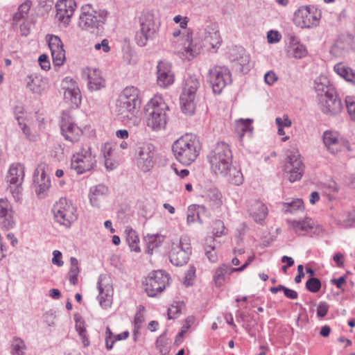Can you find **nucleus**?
<instances>
[{"label":"nucleus","instance_id":"f257e3e1","mask_svg":"<svg viewBox=\"0 0 355 355\" xmlns=\"http://www.w3.org/2000/svg\"><path fill=\"white\" fill-rule=\"evenodd\" d=\"M207 158L211 172L216 175L225 178L229 182L236 186L243 184L244 178L241 169L232 165L233 157L229 144L218 142Z\"/></svg>","mask_w":355,"mask_h":355},{"label":"nucleus","instance_id":"f03ea898","mask_svg":"<svg viewBox=\"0 0 355 355\" xmlns=\"http://www.w3.org/2000/svg\"><path fill=\"white\" fill-rule=\"evenodd\" d=\"M141 103L139 89L133 86L127 87L122 91L117 100V114L123 121L137 125L140 120L136 115Z\"/></svg>","mask_w":355,"mask_h":355},{"label":"nucleus","instance_id":"7ed1b4c3","mask_svg":"<svg viewBox=\"0 0 355 355\" xmlns=\"http://www.w3.org/2000/svg\"><path fill=\"white\" fill-rule=\"evenodd\" d=\"M201 146L197 137L192 134H186L172 145V151L175 159L184 165H189L198 157Z\"/></svg>","mask_w":355,"mask_h":355},{"label":"nucleus","instance_id":"20e7f679","mask_svg":"<svg viewBox=\"0 0 355 355\" xmlns=\"http://www.w3.org/2000/svg\"><path fill=\"white\" fill-rule=\"evenodd\" d=\"M169 107L162 96L155 95L147 104L146 125L153 131H159L166 128Z\"/></svg>","mask_w":355,"mask_h":355},{"label":"nucleus","instance_id":"39448f33","mask_svg":"<svg viewBox=\"0 0 355 355\" xmlns=\"http://www.w3.org/2000/svg\"><path fill=\"white\" fill-rule=\"evenodd\" d=\"M96 155L88 144L83 145L73 154L71 166L78 174L92 170L96 165Z\"/></svg>","mask_w":355,"mask_h":355},{"label":"nucleus","instance_id":"423d86ee","mask_svg":"<svg viewBox=\"0 0 355 355\" xmlns=\"http://www.w3.org/2000/svg\"><path fill=\"white\" fill-rule=\"evenodd\" d=\"M52 213L55 221L66 228H69L78 218L76 207L64 198L55 202L52 208Z\"/></svg>","mask_w":355,"mask_h":355},{"label":"nucleus","instance_id":"0eeeda50","mask_svg":"<svg viewBox=\"0 0 355 355\" xmlns=\"http://www.w3.org/2000/svg\"><path fill=\"white\" fill-rule=\"evenodd\" d=\"M25 176V167L23 164L12 163L8 169L6 180L9 184L8 189L15 201H19L23 191L22 184Z\"/></svg>","mask_w":355,"mask_h":355},{"label":"nucleus","instance_id":"6e6552de","mask_svg":"<svg viewBox=\"0 0 355 355\" xmlns=\"http://www.w3.org/2000/svg\"><path fill=\"white\" fill-rule=\"evenodd\" d=\"M140 29L136 33L135 41L140 46H144L149 40L156 35L154 15L150 11H145L139 18Z\"/></svg>","mask_w":355,"mask_h":355},{"label":"nucleus","instance_id":"1a4fd4ad","mask_svg":"<svg viewBox=\"0 0 355 355\" xmlns=\"http://www.w3.org/2000/svg\"><path fill=\"white\" fill-rule=\"evenodd\" d=\"M169 284V275L161 270L150 272L144 282L145 291L150 297L162 293Z\"/></svg>","mask_w":355,"mask_h":355},{"label":"nucleus","instance_id":"9d476101","mask_svg":"<svg viewBox=\"0 0 355 355\" xmlns=\"http://www.w3.org/2000/svg\"><path fill=\"white\" fill-rule=\"evenodd\" d=\"M284 171L291 182L301 179L304 171V166L297 148H293L288 150Z\"/></svg>","mask_w":355,"mask_h":355},{"label":"nucleus","instance_id":"9b49d317","mask_svg":"<svg viewBox=\"0 0 355 355\" xmlns=\"http://www.w3.org/2000/svg\"><path fill=\"white\" fill-rule=\"evenodd\" d=\"M321 12L313 6H304L299 8L294 13L293 21L300 28L316 26L320 21Z\"/></svg>","mask_w":355,"mask_h":355},{"label":"nucleus","instance_id":"f8f14e48","mask_svg":"<svg viewBox=\"0 0 355 355\" xmlns=\"http://www.w3.org/2000/svg\"><path fill=\"white\" fill-rule=\"evenodd\" d=\"M208 81L213 92L220 94L227 85L231 84L232 75L227 67L217 65L209 71Z\"/></svg>","mask_w":355,"mask_h":355},{"label":"nucleus","instance_id":"ddd939ff","mask_svg":"<svg viewBox=\"0 0 355 355\" xmlns=\"http://www.w3.org/2000/svg\"><path fill=\"white\" fill-rule=\"evenodd\" d=\"M191 254V244L186 238L172 242L169 258L174 266H180L187 263Z\"/></svg>","mask_w":355,"mask_h":355},{"label":"nucleus","instance_id":"4468645a","mask_svg":"<svg viewBox=\"0 0 355 355\" xmlns=\"http://www.w3.org/2000/svg\"><path fill=\"white\" fill-rule=\"evenodd\" d=\"M83 10L79 24L85 29L97 28L100 24L105 23L107 16L106 10L101 9L96 11L89 5L83 7Z\"/></svg>","mask_w":355,"mask_h":355},{"label":"nucleus","instance_id":"2eb2a0df","mask_svg":"<svg viewBox=\"0 0 355 355\" xmlns=\"http://www.w3.org/2000/svg\"><path fill=\"white\" fill-rule=\"evenodd\" d=\"M198 37L202 45L207 48L218 49L222 42L218 26L215 23H210L200 28Z\"/></svg>","mask_w":355,"mask_h":355},{"label":"nucleus","instance_id":"dca6fc26","mask_svg":"<svg viewBox=\"0 0 355 355\" xmlns=\"http://www.w3.org/2000/svg\"><path fill=\"white\" fill-rule=\"evenodd\" d=\"M155 147L150 143L140 144L137 149L136 164L143 171H149L154 165Z\"/></svg>","mask_w":355,"mask_h":355},{"label":"nucleus","instance_id":"f3484780","mask_svg":"<svg viewBox=\"0 0 355 355\" xmlns=\"http://www.w3.org/2000/svg\"><path fill=\"white\" fill-rule=\"evenodd\" d=\"M61 86L64 90V101L78 107L81 103V94L76 81L67 76L62 80Z\"/></svg>","mask_w":355,"mask_h":355},{"label":"nucleus","instance_id":"a211bd4d","mask_svg":"<svg viewBox=\"0 0 355 355\" xmlns=\"http://www.w3.org/2000/svg\"><path fill=\"white\" fill-rule=\"evenodd\" d=\"M188 18L184 17L180 24L182 31V36L185 37V43L183 44L182 55L188 60H191L199 54L200 46L193 44L192 40V31L187 28Z\"/></svg>","mask_w":355,"mask_h":355},{"label":"nucleus","instance_id":"6ab92c4d","mask_svg":"<svg viewBox=\"0 0 355 355\" xmlns=\"http://www.w3.org/2000/svg\"><path fill=\"white\" fill-rule=\"evenodd\" d=\"M62 135L66 140L71 142L77 141L82 135V130L74 123L71 116L63 112L60 121Z\"/></svg>","mask_w":355,"mask_h":355},{"label":"nucleus","instance_id":"aec40b11","mask_svg":"<svg viewBox=\"0 0 355 355\" xmlns=\"http://www.w3.org/2000/svg\"><path fill=\"white\" fill-rule=\"evenodd\" d=\"M98 289L99 294L97 297L99 304L103 309H108L111 306L113 300L112 286L107 282L105 276L101 275L98 281Z\"/></svg>","mask_w":355,"mask_h":355},{"label":"nucleus","instance_id":"412c9836","mask_svg":"<svg viewBox=\"0 0 355 355\" xmlns=\"http://www.w3.org/2000/svg\"><path fill=\"white\" fill-rule=\"evenodd\" d=\"M318 103L322 112L329 115L337 114L343 109L341 100L338 97L336 92L319 98Z\"/></svg>","mask_w":355,"mask_h":355},{"label":"nucleus","instance_id":"4be33fe9","mask_svg":"<svg viewBox=\"0 0 355 355\" xmlns=\"http://www.w3.org/2000/svg\"><path fill=\"white\" fill-rule=\"evenodd\" d=\"M49 47L51 52L53 62L55 66H62L65 60V51L63 43L58 36L51 35L48 39Z\"/></svg>","mask_w":355,"mask_h":355},{"label":"nucleus","instance_id":"5701e85b","mask_svg":"<svg viewBox=\"0 0 355 355\" xmlns=\"http://www.w3.org/2000/svg\"><path fill=\"white\" fill-rule=\"evenodd\" d=\"M230 58L234 63V67L241 72L247 73L250 71V58L242 47L233 49L230 53Z\"/></svg>","mask_w":355,"mask_h":355},{"label":"nucleus","instance_id":"b1692460","mask_svg":"<svg viewBox=\"0 0 355 355\" xmlns=\"http://www.w3.org/2000/svg\"><path fill=\"white\" fill-rule=\"evenodd\" d=\"M157 69V81L159 86L165 88L173 83L174 74L169 62L160 61Z\"/></svg>","mask_w":355,"mask_h":355},{"label":"nucleus","instance_id":"393cba45","mask_svg":"<svg viewBox=\"0 0 355 355\" xmlns=\"http://www.w3.org/2000/svg\"><path fill=\"white\" fill-rule=\"evenodd\" d=\"M76 7L74 0H59L55 5L56 18L64 24H68Z\"/></svg>","mask_w":355,"mask_h":355},{"label":"nucleus","instance_id":"a878e982","mask_svg":"<svg viewBox=\"0 0 355 355\" xmlns=\"http://www.w3.org/2000/svg\"><path fill=\"white\" fill-rule=\"evenodd\" d=\"M34 183L36 186V193L40 198H44L51 187V180L46 175L44 168L37 167L34 172Z\"/></svg>","mask_w":355,"mask_h":355},{"label":"nucleus","instance_id":"bb28decb","mask_svg":"<svg viewBox=\"0 0 355 355\" xmlns=\"http://www.w3.org/2000/svg\"><path fill=\"white\" fill-rule=\"evenodd\" d=\"M109 193L108 187L103 184L93 186L89 189V199L90 205L95 208H100Z\"/></svg>","mask_w":355,"mask_h":355},{"label":"nucleus","instance_id":"cd10ccee","mask_svg":"<svg viewBox=\"0 0 355 355\" xmlns=\"http://www.w3.org/2000/svg\"><path fill=\"white\" fill-rule=\"evenodd\" d=\"M83 74L87 79V86L89 90H99L105 86V80L98 69L87 67L83 71Z\"/></svg>","mask_w":355,"mask_h":355},{"label":"nucleus","instance_id":"c85d7f7f","mask_svg":"<svg viewBox=\"0 0 355 355\" xmlns=\"http://www.w3.org/2000/svg\"><path fill=\"white\" fill-rule=\"evenodd\" d=\"M247 209L250 216L256 222L263 221L267 214V207L260 200H250L247 202Z\"/></svg>","mask_w":355,"mask_h":355},{"label":"nucleus","instance_id":"c756f323","mask_svg":"<svg viewBox=\"0 0 355 355\" xmlns=\"http://www.w3.org/2000/svg\"><path fill=\"white\" fill-rule=\"evenodd\" d=\"M323 142L331 153L336 154L342 150L344 141L338 132L325 131L323 134Z\"/></svg>","mask_w":355,"mask_h":355},{"label":"nucleus","instance_id":"7c9ffc66","mask_svg":"<svg viewBox=\"0 0 355 355\" xmlns=\"http://www.w3.org/2000/svg\"><path fill=\"white\" fill-rule=\"evenodd\" d=\"M287 223L291 229L300 236L312 233L315 226L314 221L310 218H305L299 220H288Z\"/></svg>","mask_w":355,"mask_h":355},{"label":"nucleus","instance_id":"2f4dec72","mask_svg":"<svg viewBox=\"0 0 355 355\" xmlns=\"http://www.w3.org/2000/svg\"><path fill=\"white\" fill-rule=\"evenodd\" d=\"M314 89L318 99L336 92L334 85L324 75H320L315 79Z\"/></svg>","mask_w":355,"mask_h":355},{"label":"nucleus","instance_id":"473e14b6","mask_svg":"<svg viewBox=\"0 0 355 355\" xmlns=\"http://www.w3.org/2000/svg\"><path fill=\"white\" fill-rule=\"evenodd\" d=\"M26 87L34 94H41L47 87V81L42 76L31 74L26 79Z\"/></svg>","mask_w":355,"mask_h":355},{"label":"nucleus","instance_id":"72a5a7b5","mask_svg":"<svg viewBox=\"0 0 355 355\" xmlns=\"http://www.w3.org/2000/svg\"><path fill=\"white\" fill-rule=\"evenodd\" d=\"M334 222L345 228L352 227L355 224V209L350 211L340 210L334 215Z\"/></svg>","mask_w":355,"mask_h":355},{"label":"nucleus","instance_id":"f704fd0d","mask_svg":"<svg viewBox=\"0 0 355 355\" xmlns=\"http://www.w3.org/2000/svg\"><path fill=\"white\" fill-rule=\"evenodd\" d=\"M334 71L346 82L355 86V70L344 62L336 63L334 66Z\"/></svg>","mask_w":355,"mask_h":355},{"label":"nucleus","instance_id":"c9c22d12","mask_svg":"<svg viewBox=\"0 0 355 355\" xmlns=\"http://www.w3.org/2000/svg\"><path fill=\"white\" fill-rule=\"evenodd\" d=\"M288 53L296 59L306 56L308 51L306 46L300 43L295 37H292L289 42Z\"/></svg>","mask_w":355,"mask_h":355},{"label":"nucleus","instance_id":"e433bc0d","mask_svg":"<svg viewBox=\"0 0 355 355\" xmlns=\"http://www.w3.org/2000/svg\"><path fill=\"white\" fill-rule=\"evenodd\" d=\"M206 211L207 209L204 205H189L187 209V224L191 225L195 222L202 224L203 222L200 215Z\"/></svg>","mask_w":355,"mask_h":355},{"label":"nucleus","instance_id":"4c0bfd02","mask_svg":"<svg viewBox=\"0 0 355 355\" xmlns=\"http://www.w3.org/2000/svg\"><path fill=\"white\" fill-rule=\"evenodd\" d=\"M204 197L205 201L212 209H218L223 205V196L216 188H211L207 190Z\"/></svg>","mask_w":355,"mask_h":355},{"label":"nucleus","instance_id":"58836bf2","mask_svg":"<svg viewBox=\"0 0 355 355\" xmlns=\"http://www.w3.org/2000/svg\"><path fill=\"white\" fill-rule=\"evenodd\" d=\"M253 120L251 119H239L235 121V131L239 135L241 139L245 135L251 136L253 130L252 123Z\"/></svg>","mask_w":355,"mask_h":355},{"label":"nucleus","instance_id":"ea45409f","mask_svg":"<svg viewBox=\"0 0 355 355\" xmlns=\"http://www.w3.org/2000/svg\"><path fill=\"white\" fill-rule=\"evenodd\" d=\"M235 268H231L230 266L226 264H222L218 267L214 274L213 279L216 286L220 287L223 285L225 281V275L227 274H231L233 272H236Z\"/></svg>","mask_w":355,"mask_h":355},{"label":"nucleus","instance_id":"a19ab883","mask_svg":"<svg viewBox=\"0 0 355 355\" xmlns=\"http://www.w3.org/2000/svg\"><path fill=\"white\" fill-rule=\"evenodd\" d=\"M304 209V202L300 198L293 199L290 202H284L282 204V211L285 214H295L303 212Z\"/></svg>","mask_w":355,"mask_h":355},{"label":"nucleus","instance_id":"79ce46f5","mask_svg":"<svg viewBox=\"0 0 355 355\" xmlns=\"http://www.w3.org/2000/svg\"><path fill=\"white\" fill-rule=\"evenodd\" d=\"M218 243L213 236H207L205 240V250L207 259L212 263L218 260L216 248Z\"/></svg>","mask_w":355,"mask_h":355},{"label":"nucleus","instance_id":"37998d69","mask_svg":"<svg viewBox=\"0 0 355 355\" xmlns=\"http://www.w3.org/2000/svg\"><path fill=\"white\" fill-rule=\"evenodd\" d=\"M195 99L196 97L193 96L191 97L186 94L180 95V107L184 114L191 115L194 113L196 108Z\"/></svg>","mask_w":355,"mask_h":355},{"label":"nucleus","instance_id":"c03bdc74","mask_svg":"<svg viewBox=\"0 0 355 355\" xmlns=\"http://www.w3.org/2000/svg\"><path fill=\"white\" fill-rule=\"evenodd\" d=\"M125 233L126 235V241L128 244L132 251L139 252L140 248L139 245V239L137 235V233L132 230L130 227H126L125 230Z\"/></svg>","mask_w":355,"mask_h":355},{"label":"nucleus","instance_id":"a18cd8bd","mask_svg":"<svg viewBox=\"0 0 355 355\" xmlns=\"http://www.w3.org/2000/svg\"><path fill=\"white\" fill-rule=\"evenodd\" d=\"M27 349L25 342L19 337H15L10 344V354L12 355H26Z\"/></svg>","mask_w":355,"mask_h":355},{"label":"nucleus","instance_id":"49530a36","mask_svg":"<svg viewBox=\"0 0 355 355\" xmlns=\"http://www.w3.org/2000/svg\"><path fill=\"white\" fill-rule=\"evenodd\" d=\"M148 252H151L155 248L160 245L164 240V236L161 234H147L144 237Z\"/></svg>","mask_w":355,"mask_h":355},{"label":"nucleus","instance_id":"de8ad7c7","mask_svg":"<svg viewBox=\"0 0 355 355\" xmlns=\"http://www.w3.org/2000/svg\"><path fill=\"white\" fill-rule=\"evenodd\" d=\"M200 86L198 80L194 77L187 79L182 94L196 97V93Z\"/></svg>","mask_w":355,"mask_h":355},{"label":"nucleus","instance_id":"09e8293b","mask_svg":"<svg viewBox=\"0 0 355 355\" xmlns=\"http://www.w3.org/2000/svg\"><path fill=\"white\" fill-rule=\"evenodd\" d=\"M31 6L32 2L30 0H26L22 3L19 6L18 11L13 16V21L18 23L21 19H26Z\"/></svg>","mask_w":355,"mask_h":355},{"label":"nucleus","instance_id":"8fccbe9b","mask_svg":"<svg viewBox=\"0 0 355 355\" xmlns=\"http://www.w3.org/2000/svg\"><path fill=\"white\" fill-rule=\"evenodd\" d=\"M71 268L68 273L69 280L72 285H76L79 273L78 261L75 257L70 259Z\"/></svg>","mask_w":355,"mask_h":355},{"label":"nucleus","instance_id":"3c124183","mask_svg":"<svg viewBox=\"0 0 355 355\" xmlns=\"http://www.w3.org/2000/svg\"><path fill=\"white\" fill-rule=\"evenodd\" d=\"M76 330L78 333L83 345L87 347L89 345V340L87 336V331L84 325V321L80 318H76Z\"/></svg>","mask_w":355,"mask_h":355},{"label":"nucleus","instance_id":"603ef678","mask_svg":"<svg viewBox=\"0 0 355 355\" xmlns=\"http://www.w3.org/2000/svg\"><path fill=\"white\" fill-rule=\"evenodd\" d=\"M15 211L7 214L4 216H0L1 219V225L6 230L12 229L16 224L15 218L14 217Z\"/></svg>","mask_w":355,"mask_h":355},{"label":"nucleus","instance_id":"864d4df0","mask_svg":"<svg viewBox=\"0 0 355 355\" xmlns=\"http://www.w3.org/2000/svg\"><path fill=\"white\" fill-rule=\"evenodd\" d=\"M212 229L213 234L216 237H220L223 235L227 234V233L224 223L220 220H216L214 221Z\"/></svg>","mask_w":355,"mask_h":355},{"label":"nucleus","instance_id":"5fc2aeb1","mask_svg":"<svg viewBox=\"0 0 355 355\" xmlns=\"http://www.w3.org/2000/svg\"><path fill=\"white\" fill-rule=\"evenodd\" d=\"M321 288L320 281L315 277H311L306 282V288L311 293H317Z\"/></svg>","mask_w":355,"mask_h":355},{"label":"nucleus","instance_id":"6e6d98bb","mask_svg":"<svg viewBox=\"0 0 355 355\" xmlns=\"http://www.w3.org/2000/svg\"><path fill=\"white\" fill-rule=\"evenodd\" d=\"M101 151L105 157V164L106 168H110V170L113 169L114 167L109 166V162L110 160V157L112 153V148L111 144H104L101 148Z\"/></svg>","mask_w":355,"mask_h":355},{"label":"nucleus","instance_id":"4d7b16f0","mask_svg":"<svg viewBox=\"0 0 355 355\" xmlns=\"http://www.w3.org/2000/svg\"><path fill=\"white\" fill-rule=\"evenodd\" d=\"M347 49V45L344 44L340 40H338L331 47V53L336 56H340L343 55Z\"/></svg>","mask_w":355,"mask_h":355},{"label":"nucleus","instance_id":"13d9d810","mask_svg":"<svg viewBox=\"0 0 355 355\" xmlns=\"http://www.w3.org/2000/svg\"><path fill=\"white\" fill-rule=\"evenodd\" d=\"M22 110H23L22 107H18V106L16 107L15 111V118L18 121L19 125L21 126V128L23 132L24 133V135H26V137L28 139H31V137H30L31 131H30L29 128L27 127L26 124L22 123V122L21 121V116L18 115V112L21 113Z\"/></svg>","mask_w":355,"mask_h":355},{"label":"nucleus","instance_id":"bf43d9fd","mask_svg":"<svg viewBox=\"0 0 355 355\" xmlns=\"http://www.w3.org/2000/svg\"><path fill=\"white\" fill-rule=\"evenodd\" d=\"M14 211L11 204L6 198H0V216Z\"/></svg>","mask_w":355,"mask_h":355},{"label":"nucleus","instance_id":"052dcab7","mask_svg":"<svg viewBox=\"0 0 355 355\" xmlns=\"http://www.w3.org/2000/svg\"><path fill=\"white\" fill-rule=\"evenodd\" d=\"M116 340L114 335L112 332L110 327H107L105 330V347L107 350H111Z\"/></svg>","mask_w":355,"mask_h":355},{"label":"nucleus","instance_id":"680f3d73","mask_svg":"<svg viewBox=\"0 0 355 355\" xmlns=\"http://www.w3.org/2000/svg\"><path fill=\"white\" fill-rule=\"evenodd\" d=\"M345 103L347 112L351 119L355 121V98L352 96H347L345 99Z\"/></svg>","mask_w":355,"mask_h":355},{"label":"nucleus","instance_id":"e2e57ef3","mask_svg":"<svg viewBox=\"0 0 355 355\" xmlns=\"http://www.w3.org/2000/svg\"><path fill=\"white\" fill-rule=\"evenodd\" d=\"M282 39V35L278 31L270 30L267 33L268 42L270 44H276Z\"/></svg>","mask_w":355,"mask_h":355},{"label":"nucleus","instance_id":"0e129e2a","mask_svg":"<svg viewBox=\"0 0 355 355\" xmlns=\"http://www.w3.org/2000/svg\"><path fill=\"white\" fill-rule=\"evenodd\" d=\"M144 309V307L142 306H140L139 311L135 314V320H134L135 328L137 330H139L141 328L142 324L144 321V315L141 313V311H143Z\"/></svg>","mask_w":355,"mask_h":355},{"label":"nucleus","instance_id":"69168bd1","mask_svg":"<svg viewBox=\"0 0 355 355\" xmlns=\"http://www.w3.org/2000/svg\"><path fill=\"white\" fill-rule=\"evenodd\" d=\"M181 308L178 305H171L168 309V319H175L180 315Z\"/></svg>","mask_w":355,"mask_h":355},{"label":"nucleus","instance_id":"338daca9","mask_svg":"<svg viewBox=\"0 0 355 355\" xmlns=\"http://www.w3.org/2000/svg\"><path fill=\"white\" fill-rule=\"evenodd\" d=\"M329 310V305L325 302H320L317 308V315L322 318L326 315Z\"/></svg>","mask_w":355,"mask_h":355},{"label":"nucleus","instance_id":"774afa93","mask_svg":"<svg viewBox=\"0 0 355 355\" xmlns=\"http://www.w3.org/2000/svg\"><path fill=\"white\" fill-rule=\"evenodd\" d=\"M277 80V76L272 71H269L264 75V81L268 85H273Z\"/></svg>","mask_w":355,"mask_h":355}]
</instances>
